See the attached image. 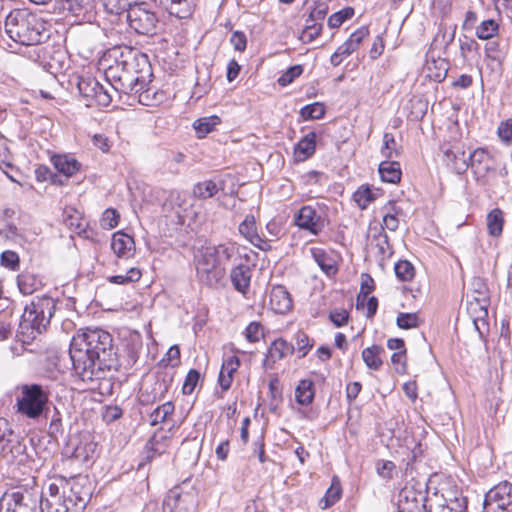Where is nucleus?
Listing matches in <instances>:
<instances>
[{
    "instance_id": "4468645a",
    "label": "nucleus",
    "mask_w": 512,
    "mask_h": 512,
    "mask_svg": "<svg viewBox=\"0 0 512 512\" xmlns=\"http://www.w3.org/2000/svg\"><path fill=\"white\" fill-rule=\"evenodd\" d=\"M295 224L299 228L317 235L323 230L325 221L315 207L307 205L303 206L297 213Z\"/></svg>"
},
{
    "instance_id": "a19ab883",
    "label": "nucleus",
    "mask_w": 512,
    "mask_h": 512,
    "mask_svg": "<svg viewBox=\"0 0 512 512\" xmlns=\"http://www.w3.org/2000/svg\"><path fill=\"white\" fill-rule=\"evenodd\" d=\"M497 32H498V24L492 19L483 21L476 28V36L482 40L491 39L492 37H494L497 34Z\"/></svg>"
},
{
    "instance_id": "5701e85b",
    "label": "nucleus",
    "mask_w": 512,
    "mask_h": 512,
    "mask_svg": "<svg viewBox=\"0 0 512 512\" xmlns=\"http://www.w3.org/2000/svg\"><path fill=\"white\" fill-rule=\"evenodd\" d=\"M240 366V360L236 356H230L226 358L219 373L218 382L222 390L227 391L233 382L234 373Z\"/></svg>"
},
{
    "instance_id": "13d9d810",
    "label": "nucleus",
    "mask_w": 512,
    "mask_h": 512,
    "mask_svg": "<svg viewBox=\"0 0 512 512\" xmlns=\"http://www.w3.org/2000/svg\"><path fill=\"white\" fill-rule=\"evenodd\" d=\"M434 66L437 70V72L434 75H430L434 78L435 81H442L445 79L447 74V63L443 59H439L438 61L428 62L427 63V69L430 71L432 68L431 66Z\"/></svg>"
},
{
    "instance_id": "f8f14e48",
    "label": "nucleus",
    "mask_w": 512,
    "mask_h": 512,
    "mask_svg": "<svg viewBox=\"0 0 512 512\" xmlns=\"http://www.w3.org/2000/svg\"><path fill=\"white\" fill-rule=\"evenodd\" d=\"M79 93L87 99V105L97 104L107 106L112 98L103 86L92 77L80 78L77 83Z\"/></svg>"
},
{
    "instance_id": "a18cd8bd",
    "label": "nucleus",
    "mask_w": 512,
    "mask_h": 512,
    "mask_svg": "<svg viewBox=\"0 0 512 512\" xmlns=\"http://www.w3.org/2000/svg\"><path fill=\"white\" fill-rule=\"evenodd\" d=\"M354 15V10L351 7H346L328 18V26L330 28L340 27L347 19H350Z\"/></svg>"
},
{
    "instance_id": "7c9ffc66",
    "label": "nucleus",
    "mask_w": 512,
    "mask_h": 512,
    "mask_svg": "<svg viewBox=\"0 0 512 512\" xmlns=\"http://www.w3.org/2000/svg\"><path fill=\"white\" fill-rule=\"evenodd\" d=\"M314 384L312 380H300L295 389V398L300 405H309L314 399Z\"/></svg>"
},
{
    "instance_id": "c756f323",
    "label": "nucleus",
    "mask_w": 512,
    "mask_h": 512,
    "mask_svg": "<svg viewBox=\"0 0 512 512\" xmlns=\"http://www.w3.org/2000/svg\"><path fill=\"white\" fill-rule=\"evenodd\" d=\"M316 134L309 132L296 145L295 155L299 160H305L315 152Z\"/></svg>"
},
{
    "instance_id": "4d7b16f0",
    "label": "nucleus",
    "mask_w": 512,
    "mask_h": 512,
    "mask_svg": "<svg viewBox=\"0 0 512 512\" xmlns=\"http://www.w3.org/2000/svg\"><path fill=\"white\" fill-rule=\"evenodd\" d=\"M119 214L114 209H107L104 211L101 218V226L105 229H112L118 225Z\"/></svg>"
},
{
    "instance_id": "aec40b11",
    "label": "nucleus",
    "mask_w": 512,
    "mask_h": 512,
    "mask_svg": "<svg viewBox=\"0 0 512 512\" xmlns=\"http://www.w3.org/2000/svg\"><path fill=\"white\" fill-rule=\"evenodd\" d=\"M445 161L458 174L464 173L468 167V156L462 144H455L451 148L444 151Z\"/></svg>"
},
{
    "instance_id": "0eeeda50",
    "label": "nucleus",
    "mask_w": 512,
    "mask_h": 512,
    "mask_svg": "<svg viewBox=\"0 0 512 512\" xmlns=\"http://www.w3.org/2000/svg\"><path fill=\"white\" fill-rule=\"evenodd\" d=\"M55 308L53 298L49 296L37 297L30 305L25 307L22 322L41 333L49 325Z\"/></svg>"
},
{
    "instance_id": "412c9836",
    "label": "nucleus",
    "mask_w": 512,
    "mask_h": 512,
    "mask_svg": "<svg viewBox=\"0 0 512 512\" xmlns=\"http://www.w3.org/2000/svg\"><path fill=\"white\" fill-rule=\"evenodd\" d=\"M469 166L476 174L484 176L492 169V157L489 152L483 148H477L468 156Z\"/></svg>"
},
{
    "instance_id": "052dcab7",
    "label": "nucleus",
    "mask_w": 512,
    "mask_h": 512,
    "mask_svg": "<svg viewBox=\"0 0 512 512\" xmlns=\"http://www.w3.org/2000/svg\"><path fill=\"white\" fill-rule=\"evenodd\" d=\"M396 469L392 461L380 460L377 462V473L385 479H391Z\"/></svg>"
},
{
    "instance_id": "bf43d9fd",
    "label": "nucleus",
    "mask_w": 512,
    "mask_h": 512,
    "mask_svg": "<svg viewBox=\"0 0 512 512\" xmlns=\"http://www.w3.org/2000/svg\"><path fill=\"white\" fill-rule=\"evenodd\" d=\"M497 134L503 142L510 143L512 141V119L502 121L498 126Z\"/></svg>"
},
{
    "instance_id": "09e8293b",
    "label": "nucleus",
    "mask_w": 512,
    "mask_h": 512,
    "mask_svg": "<svg viewBox=\"0 0 512 512\" xmlns=\"http://www.w3.org/2000/svg\"><path fill=\"white\" fill-rule=\"evenodd\" d=\"M328 12V4L325 1L317 2L313 7L310 8L309 17L306 20L309 22H316L323 20Z\"/></svg>"
},
{
    "instance_id": "20e7f679",
    "label": "nucleus",
    "mask_w": 512,
    "mask_h": 512,
    "mask_svg": "<svg viewBox=\"0 0 512 512\" xmlns=\"http://www.w3.org/2000/svg\"><path fill=\"white\" fill-rule=\"evenodd\" d=\"M237 253V245L233 242L199 248L194 255L199 280L210 287L217 286L225 278L227 266Z\"/></svg>"
},
{
    "instance_id": "49530a36",
    "label": "nucleus",
    "mask_w": 512,
    "mask_h": 512,
    "mask_svg": "<svg viewBox=\"0 0 512 512\" xmlns=\"http://www.w3.org/2000/svg\"><path fill=\"white\" fill-rule=\"evenodd\" d=\"M394 270L397 278L401 281H410L414 277V267L406 260L397 262Z\"/></svg>"
},
{
    "instance_id": "dca6fc26",
    "label": "nucleus",
    "mask_w": 512,
    "mask_h": 512,
    "mask_svg": "<svg viewBox=\"0 0 512 512\" xmlns=\"http://www.w3.org/2000/svg\"><path fill=\"white\" fill-rule=\"evenodd\" d=\"M238 230L247 241L260 250L266 251L270 248V244L258 234L254 216L247 215L240 223Z\"/></svg>"
},
{
    "instance_id": "a878e982",
    "label": "nucleus",
    "mask_w": 512,
    "mask_h": 512,
    "mask_svg": "<svg viewBox=\"0 0 512 512\" xmlns=\"http://www.w3.org/2000/svg\"><path fill=\"white\" fill-rule=\"evenodd\" d=\"M17 286L23 295H31L42 287V281L36 274L24 271L17 276Z\"/></svg>"
},
{
    "instance_id": "39448f33",
    "label": "nucleus",
    "mask_w": 512,
    "mask_h": 512,
    "mask_svg": "<svg viewBox=\"0 0 512 512\" xmlns=\"http://www.w3.org/2000/svg\"><path fill=\"white\" fill-rule=\"evenodd\" d=\"M6 34L21 45H36L42 40L43 25L39 18L25 9L11 11L4 23Z\"/></svg>"
},
{
    "instance_id": "f704fd0d",
    "label": "nucleus",
    "mask_w": 512,
    "mask_h": 512,
    "mask_svg": "<svg viewBox=\"0 0 512 512\" xmlns=\"http://www.w3.org/2000/svg\"><path fill=\"white\" fill-rule=\"evenodd\" d=\"M175 407L171 401H167L155 408L149 415V421L152 426L165 422L173 413Z\"/></svg>"
},
{
    "instance_id": "58836bf2",
    "label": "nucleus",
    "mask_w": 512,
    "mask_h": 512,
    "mask_svg": "<svg viewBox=\"0 0 512 512\" xmlns=\"http://www.w3.org/2000/svg\"><path fill=\"white\" fill-rule=\"evenodd\" d=\"M218 191V187L212 180H205L195 185L193 193L197 198L208 199L213 197Z\"/></svg>"
},
{
    "instance_id": "72a5a7b5",
    "label": "nucleus",
    "mask_w": 512,
    "mask_h": 512,
    "mask_svg": "<svg viewBox=\"0 0 512 512\" xmlns=\"http://www.w3.org/2000/svg\"><path fill=\"white\" fill-rule=\"evenodd\" d=\"M142 277V272L138 267L129 268L125 274L109 276L108 282L116 285H129L138 282Z\"/></svg>"
},
{
    "instance_id": "cd10ccee",
    "label": "nucleus",
    "mask_w": 512,
    "mask_h": 512,
    "mask_svg": "<svg viewBox=\"0 0 512 512\" xmlns=\"http://www.w3.org/2000/svg\"><path fill=\"white\" fill-rule=\"evenodd\" d=\"M171 429L163 430L160 429L154 433L150 439L148 445L149 448L156 454L164 453L170 446L171 443Z\"/></svg>"
},
{
    "instance_id": "680f3d73",
    "label": "nucleus",
    "mask_w": 512,
    "mask_h": 512,
    "mask_svg": "<svg viewBox=\"0 0 512 512\" xmlns=\"http://www.w3.org/2000/svg\"><path fill=\"white\" fill-rule=\"evenodd\" d=\"M329 318L335 326L341 327L347 323L349 314L343 308H336L330 312Z\"/></svg>"
},
{
    "instance_id": "4c0bfd02",
    "label": "nucleus",
    "mask_w": 512,
    "mask_h": 512,
    "mask_svg": "<svg viewBox=\"0 0 512 512\" xmlns=\"http://www.w3.org/2000/svg\"><path fill=\"white\" fill-rule=\"evenodd\" d=\"M312 255L319 267L328 275H334L337 272L335 261L330 258L325 251L321 249H312Z\"/></svg>"
},
{
    "instance_id": "6e6552de",
    "label": "nucleus",
    "mask_w": 512,
    "mask_h": 512,
    "mask_svg": "<svg viewBox=\"0 0 512 512\" xmlns=\"http://www.w3.org/2000/svg\"><path fill=\"white\" fill-rule=\"evenodd\" d=\"M48 402V394L40 385H24L17 398L18 411L31 419L41 416Z\"/></svg>"
},
{
    "instance_id": "473e14b6",
    "label": "nucleus",
    "mask_w": 512,
    "mask_h": 512,
    "mask_svg": "<svg viewBox=\"0 0 512 512\" xmlns=\"http://www.w3.org/2000/svg\"><path fill=\"white\" fill-rule=\"evenodd\" d=\"M383 352V348L374 345L362 351V359L369 369L379 370L383 363L381 359V353Z\"/></svg>"
},
{
    "instance_id": "f03ea898",
    "label": "nucleus",
    "mask_w": 512,
    "mask_h": 512,
    "mask_svg": "<svg viewBox=\"0 0 512 512\" xmlns=\"http://www.w3.org/2000/svg\"><path fill=\"white\" fill-rule=\"evenodd\" d=\"M69 355L82 381H93L112 363V338L102 329H87L72 338Z\"/></svg>"
},
{
    "instance_id": "1a4fd4ad",
    "label": "nucleus",
    "mask_w": 512,
    "mask_h": 512,
    "mask_svg": "<svg viewBox=\"0 0 512 512\" xmlns=\"http://www.w3.org/2000/svg\"><path fill=\"white\" fill-rule=\"evenodd\" d=\"M197 505V491L189 485L183 484L173 487L166 494L163 512H192Z\"/></svg>"
},
{
    "instance_id": "3c124183",
    "label": "nucleus",
    "mask_w": 512,
    "mask_h": 512,
    "mask_svg": "<svg viewBox=\"0 0 512 512\" xmlns=\"http://www.w3.org/2000/svg\"><path fill=\"white\" fill-rule=\"evenodd\" d=\"M302 73L303 67L301 65L291 66L278 78V84L283 87L287 86L291 84Z\"/></svg>"
},
{
    "instance_id": "0e129e2a",
    "label": "nucleus",
    "mask_w": 512,
    "mask_h": 512,
    "mask_svg": "<svg viewBox=\"0 0 512 512\" xmlns=\"http://www.w3.org/2000/svg\"><path fill=\"white\" fill-rule=\"evenodd\" d=\"M110 13H119L130 5V0H101Z\"/></svg>"
},
{
    "instance_id": "b1692460",
    "label": "nucleus",
    "mask_w": 512,
    "mask_h": 512,
    "mask_svg": "<svg viewBox=\"0 0 512 512\" xmlns=\"http://www.w3.org/2000/svg\"><path fill=\"white\" fill-rule=\"evenodd\" d=\"M293 352V346L283 339L275 340L269 347L268 353L264 360V365L272 367L273 364L283 359Z\"/></svg>"
},
{
    "instance_id": "f3484780",
    "label": "nucleus",
    "mask_w": 512,
    "mask_h": 512,
    "mask_svg": "<svg viewBox=\"0 0 512 512\" xmlns=\"http://www.w3.org/2000/svg\"><path fill=\"white\" fill-rule=\"evenodd\" d=\"M269 305L275 313L285 314L292 308L289 292L282 285L273 286L269 294Z\"/></svg>"
},
{
    "instance_id": "8fccbe9b",
    "label": "nucleus",
    "mask_w": 512,
    "mask_h": 512,
    "mask_svg": "<svg viewBox=\"0 0 512 512\" xmlns=\"http://www.w3.org/2000/svg\"><path fill=\"white\" fill-rule=\"evenodd\" d=\"M373 289H374L373 279L367 274L363 275L362 283H361V291L357 297V308L358 309L360 308V306L364 305V301L366 300L367 296L372 292Z\"/></svg>"
},
{
    "instance_id": "2f4dec72",
    "label": "nucleus",
    "mask_w": 512,
    "mask_h": 512,
    "mask_svg": "<svg viewBox=\"0 0 512 512\" xmlns=\"http://www.w3.org/2000/svg\"><path fill=\"white\" fill-rule=\"evenodd\" d=\"M220 123V118L216 115H212L197 119L193 123V128L195 129L198 138H204L207 134L212 132Z\"/></svg>"
},
{
    "instance_id": "7ed1b4c3",
    "label": "nucleus",
    "mask_w": 512,
    "mask_h": 512,
    "mask_svg": "<svg viewBox=\"0 0 512 512\" xmlns=\"http://www.w3.org/2000/svg\"><path fill=\"white\" fill-rule=\"evenodd\" d=\"M122 60L117 61L115 66H111L106 71V77L112 81L111 85L115 90L125 94H140V102H144L149 97L150 89L145 91L147 78L151 76L150 67L145 55L137 56L136 53L128 51L127 55H122Z\"/></svg>"
},
{
    "instance_id": "de8ad7c7",
    "label": "nucleus",
    "mask_w": 512,
    "mask_h": 512,
    "mask_svg": "<svg viewBox=\"0 0 512 512\" xmlns=\"http://www.w3.org/2000/svg\"><path fill=\"white\" fill-rule=\"evenodd\" d=\"M396 323L401 329H411L419 326L420 319L416 313H400L397 316Z\"/></svg>"
},
{
    "instance_id": "9d476101",
    "label": "nucleus",
    "mask_w": 512,
    "mask_h": 512,
    "mask_svg": "<svg viewBox=\"0 0 512 512\" xmlns=\"http://www.w3.org/2000/svg\"><path fill=\"white\" fill-rule=\"evenodd\" d=\"M484 512H512V484L504 481L492 487L485 495Z\"/></svg>"
},
{
    "instance_id": "c03bdc74",
    "label": "nucleus",
    "mask_w": 512,
    "mask_h": 512,
    "mask_svg": "<svg viewBox=\"0 0 512 512\" xmlns=\"http://www.w3.org/2000/svg\"><path fill=\"white\" fill-rule=\"evenodd\" d=\"M375 199V193L369 187H360L354 193V200L361 209H365Z\"/></svg>"
},
{
    "instance_id": "ddd939ff",
    "label": "nucleus",
    "mask_w": 512,
    "mask_h": 512,
    "mask_svg": "<svg viewBox=\"0 0 512 512\" xmlns=\"http://www.w3.org/2000/svg\"><path fill=\"white\" fill-rule=\"evenodd\" d=\"M25 446L13 434L5 419L0 418V453L8 461H12L24 453Z\"/></svg>"
},
{
    "instance_id": "6ab92c4d",
    "label": "nucleus",
    "mask_w": 512,
    "mask_h": 512,
    "mask_svg": "<svg viewBox=\"0 0 512 512\" xmlns=\"http://www.w3.org/2000/svg\"><path fill=\"white\" fill-rule=\"evenodd\" d=\"M169 387V383L164 379L155 380L150 386L145 387V389L140 393V403L142 405H149L163 400L166 397Z\"/></svg>"
},
{
    "instance_id": "e2e57ef3",
    "label": "nucleus",
    "mask_w": 512,
    "mask_h": 512,
    "mask_svg": "<svg viewBox=\"0 0 512 512\" xmlns=\"http://www.w3.org/2000/svg\"><path fill=\"white\" fill-rule=\"evenodd\" d=\"M369 34V30L367 27H360L354 33H352L347 40L349 45L354 49V51L359 47L360 43L363 41L365 37Z\"/></svg>"
},
{
    "instance_id": "2eb2a0df",
    "label": "nucleus",
    "mask_w": 512,
    "mask_h": 512,
    "mask_svg": "<svg viewBox=\"0 0 512 512\" xmlns=\"http://www.w3.org/2000/svg\"><path fill=\"white\" fill-rule=\"evenodd\" d=\"M110 246L111 250L118 258L130 259L135 254L134 239L121 231H117L113 234Z\"/></svg>"
},
{
    "instance_id": "423d86ee",
    "label": "nucleus",
    "mask_w": 512,
    "mask_h": 512,
    "mask_svg": "<svg viewBox=\"0 0 512 512\" xmlns=\"http://www.w3.org/2000/svg\"><path fill=\"white\" fill-rule=\"evenodd\" d=\"M427 486L424 480L411 478L399 491L397 506L399 512H428L426 506Z\"/></svg>"
},
{
    "instance_id": "338daca9",
    "label": "nucleus",
    "mask_w": 512,
    "mask_h": 512,
    "mask_svg": "<svg viewBox=\"0 0 512 512\" xmlns=\"http://www.w3.org/2000/svg\"><path fill=\"white\" fill-rule=\"evenodd\" d=\"M230 43L235 50L243 52L246 49L247 38L243 32L234 31L230 38Z\"/></svg>"
},
{
    "instance_id": "79ce46f5",
    "label": "nucleus",
    "mask_w": 512,
    "mask_h": 512,
    "mask_svg": "<svg viewBox=\"0 0 512 512\" xmlns=\"http://www.w3.org/2000/svg\"><path fill=\"white\" fill-rule=\"evenodd\" d=\"M95 446L93 442L80 443L74 448L72 455L77 460L87 462L93 457Z\"/></svg>"
},
{
    "instance_id": "bb28decb",
    "label": "nucleus",
    "mask_w": 512,
    "mask_h": 512,
    "mask_svg": "<svg viewBox=\"0 0 512 512\" xmlns=\"http://www.w3.org/2000/svg\"><path fill=\"white\" fill-rule=\"evenodd\" d=\"M381 179L387 183H397L401 179V167L397 161H382L379 165Z\"/></svg>"
},
{
    "instance_id": "774afa93",
    "label": "nucleus",
    "mask_w": 512,
    "mask_h": 512,
    "mask_svg": "<svg viewBox=\"0 0 512 512\" xmlns=\"http://www.w3.org/2000/svg\"><path fill=\"white\" fill-rule=\"evenodd\" d=\"M161 362H166V365H171L172 367L177 366L180 363L179 347L177 345L171 346Z\"/></svg>"
},
{
    "instance_id": "9b49d317",
    "label": "nucleus",
    "mask_w": 512,
    "mask_h": 512,
    "mask_svg": "<svg viewBox=\"0 0 512 512\" xmlns=\"http://www.w3.org/2000/svg\"><path fill=\"white\" fill-rule=\"evenodd\" d=\"M128 7L127 21L133 30L144 35L155 33L158 18L153 11L143 3Z\"/></svg>"
},
{
    "instance_id": "f257e3e1",
    "label": "nucleus",
    "mask_w": 512,
    "mask_h": 512,
    "mask_svg": "<svg viewBox=\"0 0 512 512\" xmlns=\"http://www.w3.org/2000/svg\"><path fill=\"white\" fill-rule=\"evenodd\" d=\"M90 495L87 477H54L40 497L29 491L5 493L0 498V512H38L39 502L42 512H82Z\"/></svg>"
},
{
    "instance_id": "69168bd1",
    "label": "nucleus",
    "mask_w": 512,
    "mask_h": 512,
    "mask_svg": "<svg viewBox=\"0 0 512 512\" xmlns=\"http://www.w3.org/2000/svg\"><path fill=\"white\" fill-rule=\"evenodd\" d=\"M199 378L200 374L197 370H190L183 385V392L186 394L192 393L199 381Z\"/></svg>"
},
{
    "instance_id": "ea45409f",
    "label": "nucleus",
    "mask_w": 512,
    "mask_h": 512,
    "mask_svg": "<svg viewBox=\"0 0 512 512\" xmlns=\"http://www.w3.org/2000/svg\"><path fill=\"white\" fill-rule=\"evenodd\" d=\"M325 114V106L315 102L301 108L300 115L304 120L321 119Z\"/></svg>"
},
{
    "instance_id": "603ef678",
    "label": "nucleus",
    "mask_w": 512,
    "mask_h": 512,
    "mask_svg": "<svg viewBox=\"0 0 512 512\" xmlns=\"http://www.w3.org/2000/svg\"><path fill=\"white\" fill-rule=\"evenodd\" d=\"M0 262L3 267L13 271L19 268V256L16 252L11 250H6L1 254Z\"/></svg>"
},
{
    "instance_id": "5fc2aeb1",
    "label": "nucleus",
    "mask_w": 512,
    "mask_h": 512,
    "mask_svg": "<svg viewBox=\"0 0 512 512\" xmlns=\"http://www.w3.org/2000/svg\"><path fill=\"white\" fill-rule=\"evenodd\" d=\"M459 46L463 58H467L472 52L479 51V44L474 39L466 36L459 39Z\"/></svg>"
},
{
    "instance_id": "864d4df0",
    "label": "nucleus",
    "mask_w": 512,
    "mask_h": 512,
    "mask_svg": "<svg viewBox=\"0 0 512 512\" xmlns=\"http://www.w3.org/2000/svg\"><path fill=\"white\" fill-rule=\"evenodd\" d=\"M322 30V24L316 22H306V26L302 32L301 39L304 42H311L317 38Z\"/></svg>"
},
{
    "instance_id": "c85d7f7f",
    "label": "nucleus",
    "mask_w": 512,
    "mask_h": 512,
    "mask_svg": "<svg viewBox=\"0 0 512 512\" xmlns=\"http://www.w3.org/2000/svg\"><path fill=\"white\" fill-rule=\"evenodd\" d=\"M162 2L167 11L178 18H187L192 13V4L189 0H162Z\"/></svg>"
},
{
    "instance_id": "393cba45",
    "label": "nucleus",
    "mask_w": 512,
    "mask_h": 512,
    "mask_svg": "<svg viewBox=\"0 0 512 512\" xmlns=\"http://www.w3.org/2000/svg\"><path fill=\"white\" fill-rule=\"evenodd\" d=\"M233 287L245 295L250 287L251 270L247 265H238L232 269L230 274Z\"/></svg>"
},
{
    "instance_id": "e433bc0d",
    "label": "nucleus",
    "mask_w": 512,
    "mask_h": 512,
    "mask_svg": "<svg viewBox=\"0 0 512 512\" xmlns=\"http://www.w3.org/2000/svg\"><path fill=\"white\" fill-rule=\"evenodd\" d=\"M341 493L342 488L339 480L337 478H333L331 486L326 491L324 497L320 500V507L322 509L329 508L340 499Z\"/></svg>"
},
{
    "instance_id": "4be33fe9",
    "label": "nucleus",
    "mask_w": 512,
    "mask_h": 512,
    "mask_svg": "<svg viewBox=\"0 0 512 512\" xmlns=\"http://www.w3.org/2000/svg\"><path fill=\"white\" fill-rule=\"evenodd\" d=\"M51 162L55 169L66 177L75 175L81 168V164L69 154L53 155Z\"/></svg>"
},
{
    "instance_id": "6e6d98bb",
    "label": "nucleus",
    "mask_w": 512,
    "mask_h": 512,
    "mask_svg": "<svg viewBox=\"0 0 512 512\" xmlns=\"http://www.w3.org/2000/svg\"><path fill=\"white\" fill-rule=\"evenodd\" d=\"M263 336V328L258 322H251L245 329V338L251 342H258Z\"/></svg>"
},
{
    "instance_id": "37998d69",
    "label": "nucleus",
    "mask_w": 512,
    "mask_h": 512,
    "mask_svg": "<svg viewBox=\"0 0 512 512\" xmlns=\"http://www.w3.org/2000/svg\"><path fill=\"white\" fill-rule=\"evenodd\" d=\"M381 154L386 159H392L399 155L396 147V141L391 133H385L383 136V145L381 147Z\"/></svg>"
},
{
    "instance_id": "c9c22d12",
    "label": "nucleus",
    "mask_w": 512,
    "mask_h": 512,
    "mask_svg": "<svg viewBox=\"0 0 512 512\" xmlns=\"http://www.w3.org/2000/svg\"><path fill=\"white\" fill-rule=\"evenodd\" d=\"M504 225V217L502 210L493 209L487 215V229L491 236L497 237L502 233Z\"/></svg>"
},
{
    "instance_id": "a211bd4d",
    "label": "nucleus",
    "mask_w": 512,
    "mask_h": 512,
    "mask_svg": "<svg viewBox=\"0 0 512 512\" xmlns=\"http://www.w3.org/2000/svg\"><path fill=\"white\" fill-rule=\"evenodd\" d=\"M381 213L382 228L390 231H396L399 227L400 221L405 218V213L402 207L392 201H389L381 208Z\"/></svg>"
}]
</instances>
